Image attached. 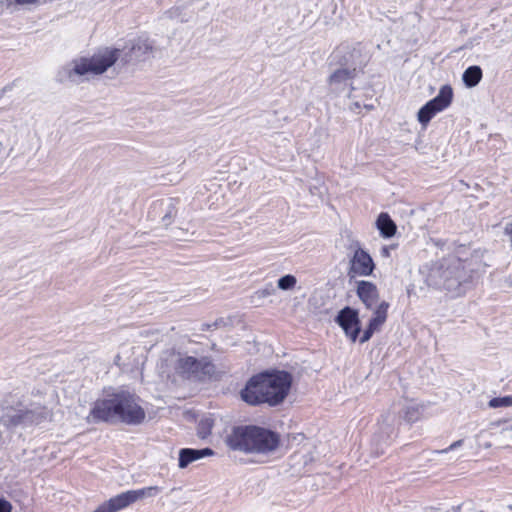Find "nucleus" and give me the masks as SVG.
I'll use <instances>...</instances> for the list:
<instances>
[{"label": "nucleus", "instance_id": "1", "mask_svg": "<svg viewBox=\"0 0 512 512\" xmlns=\"http://www.w3.org/2000/svg\"><path fill=\"white\" fill-rule=\"evenodd\" d=\"M154 42L147 37H138L131 42L128 51L105 48L90 58H80L72 62V68H66L67 77L74 81V76L87 74L99 75L107 71L117 61L122 65L143 62L153 56Z\"/></svg>", "mask_w": 512, "mask_h": 512}, {"label": "nucleus", "instance_id": "2", "mask_svg": "<svg viewBox=\"0 0 512 512\" xmlns=\"http://www.w3.org/2000/svg\"><path fill=\"white\" fill-rule=\"evenodd\" d=\"M292 376L286 371L261 372L252 376L240 391L241 399L251 405L277 406L287 397Z\"/></svg>", "mask_w": 512, "mask_h": 512}, {"label": "nucleus", "instance_id": "3", "mask_svg": "<svg viewBox=\"0 0 512 512\" xmlns=\"http://www.w3.org/2000/svg\"><path fill=\"white\" fill-rule=\"evenodd\" d=\"M145 410L138 404L136 397L126 391L98 399L93 404L88 420L92 422H122L127 425H139L145 419Z\"/></svg>", "mask_w": 512, "mask_h": 512}, {"label": "nucleus", "instance_id": "4", "mask_svg": "<svg viewBox=\"0 0 512 512\" xmlns=\"http://www.w3.org/2000/svg\"><path fill=\"white\" fill-rule=\"evenodd\" d=\"M225 442L234 451L269 454L278 448L280 436L270 429L245 425L233 427Z\"/></svg>", "mask_w": 512, "mask_h": 512}, {"label": "nucleus", "instance_id": "5", "mask_svg": "<svg viewBox=\"0 0 512 512\" xmlns=\"http://www.w3.org/2000/svg\"><path fill=\"white\" fill-rule=\"evenodd\" d=\"M175 370L183 378L200 381L211 377L215 373V366L207 357L179 356Z\"/></svg>", "mask_w": 512, "mask_h": 512}, {"label": "nucleus", "instance_id": "6", "mask_svg": "<svg viewBox=\"0 0 512 512\" xmlns=\"http://www.w3.org/2000/svg\"><path fill=\"white\" fill-rule=\"evenodd\" d=\"M160 491L157 486L145 487L138 490H129L101 504L94 512H118L136 501L145 497H154Z\"/></svg>", "mask_w": 512, "mask_h": 512}, {"label": "nucleus", "instance_id": "7", "mask_svg": "<svg viewBox=\"0 0 512 512\" xmlns=\"http://www.w3.org/2000/svg\"><path fill=\"white\" fill-rule=\"evenodd\" d=\"M431 277H438L437 285L447 290L458 287L464 278L462 263L459 259L453 258L432 271Z\"/></svg>", "mask_w": 512, "mask_h": 512}, {"label": "nucleus", "instance_id": "8", "mask_svg": "<svg viewBox=\"0 0 512 512\" xmlns=\"http://www.w3.org/2000/svg\"><path fill=\"white\" fill-rule=\"evenodd\" d=\"M453 99V89L450 85H443L436 97L429 100L420 108L417 114L418 121L426 126L438 113L450 106Z\"/></svg>", "mask_w": 512, "mask_h": 512}, {"label": "nucleus", "instance_id": "9", "mask_svg": "<svg viewBox=\"0 0 512 512\" xmlns=\"http://www.w3.org/2000/svg\"><path fill=\"white\" fill-rule=\"evenodd\" d=\"M350 248L354 249V253L349 261L348 276L350 278L370 276L375 269V264L370 254L362 249L358 241L352 243Z\"/></svg>", "mask_w": 512, "mask_h": 512}, {"label": "nucleus", "instance_id": "10", "mask_svg": "<svg viewBox=\"0 0 512 512\" xmlns=\"http://www.w3.org/2000/svg\"><path fill=\"white\" fill-rule=\"evenodd\" d=\"M336 322L344 330L345 334L355 342L361 331L360 320L358 311L351 308L345 307L338 313Z\"/></svg>", "mask_w": 512, "mask_h": 512}, {"label": "nucleus", "instance_id": "11", "mask_svg": "<svg viewBox=\"0 0 512 512\" xmlns=\"http://www.w3.org/2000/svg\"><path fill=\"white\" fill-rule=\"evenodd\" d=\"M37 420V413L30 409L6 408L1 416V422L7 427L32 424Z\"/></svg>", "mask_w": 512, "mask_h": 512}, {"label": "nucleus", "instance_id": "12", "mask_svg": "<svg viewBox=\"0 0 512 512\" xmlns=\"http://www.w3.org/2000/svg\"><path fill=\"white\" fill-rule=\"evenodd\" d=\"M334 58H340L339 64L346 68H354L355 73H357V69L361 68L364 65L365 59L362 55V51L359 47L349 48L346 46L338 47L334 53Z\"/></svg>", "mask_w": 512, "mask_h": 512}, {"label": "nucleus", "instance_id": "13", "mask_svg": "<svg viewBox=\"0 0 512 512\" xmlns=\"http://www.w3.org/2000/svg\"><path fill=\"white\" fill-rule=\"evenodd\" d=\"M356 293L367 309H373L379 299L377 286L370 282L361 280L357 282Z\"/></svg>", "mask_w": 512, "mask_h": 512}, {"label": "nucleus", "instance_id": "14", "mask_svg": "<svg viewBox=\"0 0 512 512\" xmlns=\"http://www.w3.org/2000/svg\"><path fill=\"white\" fill-rule=\"evenodd\" d=\"M356 75L357 73H355L354 68H346L341 66V68L337 69L330 75L329 84L334 91L342 92L348 85L349 81L352 80Z\"/></svg>", "mask_w": 512, "mask_h": 512}, {"label": "nucleus", "instance_id": "15", "mask_svg": "<svg viewBox=\"0 0 512 512\" xmlns=\"http://www.w3.org/2000/svg\"><path fill=\"white\" fill-rule=\"evenodd\" d=\"M178 200L174 198L163 199L154 203V210L163 213L162 223L169 226L177 214Z\"/></svg>", "mask_w": 512, "mask_h": 512}, {"label": "nucleus", "instance_id": "16", "mask_svg": "<svg viewBox=\"0 0 512 512\" xmlns=\"http://www.w3.org/2000/svg\"><path fill=\"white\" fill-rule=\"evenodd\" d=\"M214 454V451L210 448L203 449H192V448H183L179 451V467L181 469L186 468L192 462L199 460L206 456H211Z\"/></svg>", "mask_w": 512, "mask_h": 512}, {"label": "nucleus", "instance_id": "17", "mask_svg": "<svg viewBox=\"0 0 512 512\" xmlns=\"http://www.w3.org/2000/svg\"><path fill=\"white\" fill-rule=\"evenodd\" d=\"M377 229L384 238H390L395 235L397 226L387 213H380L376 220Z\"/></svg>", "mask_w": 512, "mask_h": 512}, {"label": "nucleus", "instance_id": "18", "mask_svg": "<svg viewBox=\"0 0 512 512\" xmlns=\"http://www.w3.org/2000/svg\"><path fill=\"white\" fill-rule=\"evenodd\" d=\"M389 303L386 301L380 302L374 310L373 316L369 321L368 326L372 327L374 330H379V328L385 323L388 315Z\"/></svg>", "mask_w": 512, "mask_h": 512}, {"label": "nucleus", "instance_id": "19", "mask_svg": "<svg viewBox=\"0 0 512 512\" xmlns=\"http://www.w3.org/2000/svg\"><path fill=\"white\" fill-rule=\"evenodd\" d=\"M483 77V72L480 66H469L462 75V80L466 87L473 88L479 84Z\"/></svg>", "mask_w": 512, "mask_h": 512}, {"label": "nucleus", "instance_id": "20", "mask_svg": "<svg viewBox=\"0 0 512 512\" xmlns=\"http://www.w3.org/2000/svg\"><path fill=\"white\" fill-rule=\"evenodd\" d=\"M397 421L398 418L394 412L388 411L381 416L380 429L387 435V439L391 438V436L395 434V425Z\"/></svg>", "mask_w": 512, "mask_h": 512}, {"label": "nucleus", "instance_id": "21", "mask_svg": "<svg viewBox=\"0 0 512 512\" xmlns=\"http://www.w3.org/2000/svg\"><path fill=\"white\" fill-rule=\"evenodd\" d=\"M261 126H266L269 129H280L282 124L280 119L277 117L276 112L265 113L260 117Z\"/></svg>", "mask_w": 512, "mask_h": 512}, {"label": "nucleus", "instance_id": "22", "mask_svg": "<svg viewBox=\"0 0 512 512\" xmlns=\"http://www.w3.org/2000/svg\"><path fill=\"white\" fill-rule=\"evenodd\" d=\"M213 420L210 418L201 419L197 426V434L201 439H205L211 434Z\"/></svg>", "mask_w": 512, "mask_h": 512}, {"label": "nucleus", "instance_id": "23", "mask_svg": "<svg viewBox=\"0 0 512 512\" xmlns=\"http://www.w3.org/2000/svg\"><path fill=\"white\" fill-rule=\"evenodd\" d=\"M297 279L294 275L287 274L278 279L277 286L281 290H291L295 287Z\"/></svg>", "mask_w": 512, "mask_h": 512}, {"label": "nucleus", "instance_id": "24", "mask_svg": "<svg viewBox=\"0 0 512 512\" xmlns=\"http://www.w3.org/2000/svg\"><path fill=\"white\" fill-rule=\"evenodd\" d=\"M420 416L421 410L416 405L407 406L404 410V419L409 423L417 421L420 418Z\"/></svg>", "mask_w": 512, "mask_h": 512}, {"label": "nucleus", "instance_id": "25", "mask_svg": "<svg viewBox=\"0 0 512 512\" xmlns=\"http://www.w3.org/2000/svg\"><path fill=\"white\" fill-rule=\"evenodd\" d=\"M488 404L491 408L510 407L512 406V396L495 397Z\"/></svg>", "mask_w": 512, "mask_h": 512}, {"label": "nucleus", "instance_id": "26", "mask_svg": "<svg viewBox=\"0 0 512 512\" xmlns=\"http://www.w3.org/2000/svg\"><path fill=\"white\" fill-rule=\"evenodd\" d=\"M274 293H275V288H274L273 284L269 283L263 289H259L256 292V295L259 298H265V297L271 296Z\"/></svg>", "mask_w": 512, "mask_h": 512}, {"label": "nucleus", "instance_id": "27", "mask_svg": "<svg viewBox=\"0 0 512 512\" xmlns=\"http://www.w3.org/2000/svg\"><path fill=\"white\" fill-rule=\"evenodd\" d=\"M40 0H7V6H11L12 3L19 6H28L38 4Z\"/></svg>", "mask_w": 512, "mask_h": 512}, {"label": "nucleus", "instance_id": "28", "mask_svg": "<svg viewBox=\"0 0 512 512\" xmlns=\"http://www.w3.org/2000/svg\"><path fill=\"white\" fill-rule=\"evenodd\" d=\"M374 332H376V330H374L372 327L370 326H367V328L364 330L362 336L360 337V343H365L367 342L371 337L372 335L374 334Z\"/></svg>", "mask_w": 512, "mask_h": 512}, {"label": "nucleus", "instance_id": "29", "mask_svg": "<svg viewBox=\"0 0 512 512\" xmlns=\"http://www.w3.org/2000/svg\"><path fill=\"white\" fill-rule=\"evenodd\" d=\"M374 332H376V330H374L372 327L370 326H367V328L364 330L362 336L360 337V343H365L367 342L371 337L372 335L374 334Z\"/></svg>", "mask_w": 512, "mask_h": 512}, {"label": "nucleus", "instance_id": "30", "mask_svg": "<svg viewBox=\"0 0 512 512\" xmlns=\"http://www.w3.org/2000/svg\"><path fill=\"white\" fill-rule=\"evenodd\" d=\"M0 512H12V504L0 497Z\"/></svg>", "mask_w": 512, "mask_h": 512}, {"label": "nucleus", "instance_id": "31", "mask_svg": "<svg viewBox=\"0 0 512 512\" xmlns=\"http://www.w3.org/2000/svg\"><path fill=\"white\" fill-rule=\"evenodd\" d=\"M462 444H463V440H462V439L457 440V441L453 442L449 447H447V448H445V449L441 450L440 452H441V453H447V452H449V451H452V450H454V449H456V448H458V447L462 446Z\"/></svg>", "mask_w": 512, "mask_h": 512}, {"label": "nucleus", "instance_id": "32", "mask_svg": "<svg viewBox=\"0 0 512 512\" xmlns=\"http://www.w3.org/2000/svg\"><path fill=\"white\" fill-rule=\"evenodd\" d=\"M393 248H394V246H383V247L381 248V250H380V254H381V256H382V257H386V258L390 257V251H391V249H393Z\"/></svg>", "mask_w": 512, "mask_h": 512}, {"label": "nucleus", "instance_id": "33", "mask_svg": "<svg viewBox=\"0 0 512 512\" xmlns=\"http://www.w3.org/2000/svg\"><path fill=\"white\" fill-rule=\"evenodd\" d=\"M217 326H218V321H215L212 324L204 323V324H202L201 330L202 331H207V330H210L212 327H217Z\"/></svg>", "mask_w": 512, "mask_h": 512}, {"label": "nucleus", "instance_id": "34", "mask_svg": "<svg viewBox=\"0 0 512 512\" xmlns=\"http://www.w3.org/2000/svg\"><path fill=\"white\" fill-rule=\"evenodd\" d=\"M510 433H512V424L509 427L502 429V431H501V434L504 437H508Z\"/></svg>", "mask_w": 512, "mask_h": 512}, {"label": "nucleus", "instance_id": "35", "mask_svg": "<svg viewBox=\"0 0 512 512\" xmlns=\"http://www.w3.org/2000/svg\"><path fill=\"white\" fill-rule=\"evenodd\" d=\"M506 233L510 236L511 246H512V223L506 227Z\"/></svg>", "mask_w": 512, "mask_h": 512}]
</instances>
